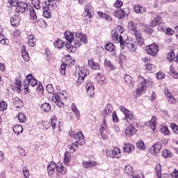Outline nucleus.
Masks as SVG:
<instances>
[{
  "mask_svg": "<svg viewBox=\"0 0 178 178\" xmlns=\"http://www.w3.org/2000/svg\"><path fill=\"white\" fill-rule=\"evenodd\" d=\"M37 83H38V81L37 79H35V78H34L33 74H28L25 81H24V83L22 84L24 87V92L25 94L30 93V86L31 87H35V86H37Z\"/></svg>",
  "mask_w": 178,
  "mask_h": 178,
  "instance_id": "obj_1",
  "label": "nucleus"
},
{
  "mask_svg": "<svg viewBox=\"0 0 178 178\" xmlns=\"http://www.w3.org/2000/svg\"><path fill=\"white\" fill-rule=\"evenodd\" d=\"M120 110L124 115V119L128 124H133L137 122V120L134 116V113L127 109L124 106H120Z\"/></svg>",
  "mask_w": 178,
  "mask_h": 178,
  "instance_id": "obj_2",
  "label": "nucleus"
},
{
  "mask_svg": "<svg viewBox=\"0 0 178 178\" xmlns=\"http://www.w3.org/2000/svg\"><path fill=\"white\" fill-rule=\"evenodd\" d=\"M138 80L139 83L138 84V88H136L137 95H143L144 92L147 91L148 81L144 78V76L139 75L138 76Z\"/></svg>",
  "mask_w": 178,
  "mask_h": 178,
  "instance_id": "obj_3",
  "label": "nucleus"
},
{
  "mask_svg": "<svg viewBox=\"0 0 178 178\" xmlns=\"http://www.w3.org/2000/svg\"><path fill=\"white\" fill-rule=\"evenodd\" d=\"M125 47H127L128 51H129L130 52H136L138 48L137 42H136V40L133 39L130 40L129 38H127L124 40L123 47L120 48L121 49H124Z\"/></svg>",
  "mask_w": 178,
  "mask_h": 178,
  "instance_id": "obj_4",
  "label": "nucleus"
},
{
  "mask_svg": "<svg viewBox=\"0 0 178 178\" xmlns=\"http://www.w3.org/2000/svg\"><path fill=\"white\" fill-rule=\"evenodd\" d=\"M29 19L31 23H37L38 22V25L40 26V27H44L45 24V21L44 19H38L37 13H35V10H34V8H33L30 9Z\"/></svg>",
  "mask_w": 178,
  "mask_h": 178,
  "instance_id": "obj_5",
  "label": "nucleus"
},
{
  "mask_svg": "<svg viewBox=\"0 0 178 178\" xmlns=\"http://www.w3.org/2000/svg\"><path fill=\"white\" fill-rule=\"evenodd\" d=\"M112 40L114 41L115 44L120 43V48H123L124 47V38L122 35H119L118 31H112Z\"/></svg>",
  "mask_w": 178,
  "mask_h": 178,
  "instance_id": "obj_6",
  "label": "nucleus"
},
{
  "mask_svg": "<svg viewBox=\"0 0 178 178\" xmlns=\"http://www.w3.org/2000/svg\"><path fill=\"white\" fill-rule=\"evenodd\" d=\"M135 127L138 129V127H140V124L138 122L129 124L125 129V135L128 137L134 136V134L137 133V129H136Z\"/></svg>",
  "mask_w": 178,
  "mask_h": 178,
  "instance_id": "obj_7",
  "label": "nucleus"
},
{
  "mask_svg": "<svg viewBox=\"0 0 178 178\" xmlns=\"http://www.w3.org/2000/svg\"><path fill=\"white\" fill-rule=\"evenodd\" d=\"M74 42L75 47L79 48V47H81V42H83V44H87V42H88V40H87V36H86L85 35L77 33L76 35Z\"/></svg>",
  "mask_w": 178,
  "mask_h": 178,
  "instance_id": "obj_8",
  "label": "nucleus"
},
{
  "mask_svg": "<svg viewBox=\"0 0 178 178\" xmlns=\"http://www.w3.org/2000/svg\"><path fill=\"white\" fill-rule=\"evenodd\" d=\"M85 88L88 97H90V98H94V96L95 95V88L94 87V83L91 82L87 83Z\"/></svg>",
  "mask_w": 178,
  "mask_h": 178,
  "instance_id": "obj_9",
  "label": "nucleus"
},
{
  "mask_svg": "<svg viewBox=\"0 0 178 178\" xmlns=\"http://www.w3.org/2000/svg\"><path fill=\"white\" fill-rule=\"evenodd\" d=\"M51 101L53 102H54V104L56 105H57V106H58V108H63L64 106V104L63 102L62 101V98L60 97V95L58 93H54L53 94L52 97H51Z\"/></svg>",
  "mask_w": 178,
  "mask_h": 178,
  "instance_id": "obj_10",
  "label": "nucleus"
},
{
  "mask_svg": "<svg viewBox=\"0 0 178 178\" xmlns=\"http://www.w3.org/2000/svg\"><path fill=\"white\" fill-rule=\"evenodd\" d=\"M43 6L46 10H55L56 9V3L54 0H45Z\"/></svg>",
  "mask_w": 178,
  "mask_h": 178,
  "instance_id": "obj_11",
  "label": "nucleus"
},
{
  "mask_svg": "<svg viewBox=\"0 0 178 178\" xmlns=\"http://www.w3.org/2000/svg\"><path fill=\"white\" fill-rule=\"evenodd\" d=\"M128 30L131 34L136 35L140 33V31L137 30V24L133 22V21H129L128 22Z\"/></svg>",
  "mask_w": 178,
  "mask_h": 178,
  "instance_id": "obj_12",
  "label": "nucleus"
},
{
  "mask_svg": "<svg viewBox=\"0 0 178 178\" xmlns=\"http://www.w3.org/2000/svg\"><path fill=\"white\" fill-rule=\"evenodd\" d=\"M146 52L150 56H156V44L152 43L146 47Z\"/></svg>",
  "mask_w": 178,
  "mask_h": 178,
  "instance_id": "obj_13",
  "label": "nucleus"
},
{
  "mask_svg": "<svg viewBox=\"0 0 178 178\" xmlns=\"http://www.w3.org/2000/svg\"><path fill=\"white\" fill-rule=\"evenodd\" d=\"M29 5L26 3L21 1L18 3L15 8L16 13H24L26 10L28 9Z\"/></svg>",
  "mask_w": 178,
  "mask_h": 178,
  "instance_id": "obj_14",
  "label": "nucleus"
},
{
  "mask_svg": "<svg viewBox=\"0 0 178 178\" xmlns=\"http://www.w3.org/2000/svg\"><path fill=\"white\" fill-rule=\"evenodd\" d=\"M74 138L76 140L75 142L80 144V145H83L84 143H86V138L81 131H78L74 134Z\"/></svg>",
  "mask_w": 178,
  "mask_h": 178,
  "instance_id": "obj_15",
  "label": "nucleus"
},
{
  "mask_svg": "<svg viewBox=\"0 0 178 178\" xmlns=\"http://www.w3.org/2000/svg\"><path fill=\"white\" fill-rule=\"evenodd\" d=\"M97 165H98V163L92 160L82 161V166H83V168H85L86 169H91L92 168H95Z\"/></svg>",
  "mask_w": 178,
  "mask_h": 178,
  "instance_id": "obj_16",
  "label": "nucleus"
},
{
  "mask_svg": "<svg viewBox=\"0 0 178 178\" xmlns=\"http://www.w3.org/2000/svg\"><path fill=\"white\" fill-rule=\"evenodd\" d=\"M164 92H165V98H167L168 99V102H169V104H172V105H175L177 102L176 99L173 97V95H172V93L169 92V89L165 88L164 90Z\"/></svg>",
  "mask_w": 178,
  "mask_h": 178,
  "instance_id": "obj_17",
  "label": "nucleus"
},
{
  "mask_svg": "<svg viewBox=\"0 0 178 178\" xmlns=\"http://www.w3.org/2000/svg\"><path fill=\"white\" fill-rule=\"evenodd\" d=\"M20 15H15L10 18V23L13 27H19L20 26Z\"/></svg>",
  "mask_w": 178,
  "mask_h": 178,
  "instance_id": "obj_18",
  "label": "nucleus"
},
{
  "mask_svg": "<svg viewBox=\"0 0 178 178\" xmlns=\"http://www.w3.org/2000/svg\"><path fill=\"white\" fill-rule=\"evenodd\" d=\"M106 129H108V126L106 125V118H104L99 129V133L104 138H106V134L104 133V131H106Z\"/></svg>",
  "mask_w": 178,
  "mask_h": 178,
  "instance_id": "obj_19",
  "label": "nucleus"
},
{
  "mask_svg": "<svg viewBox=\"0 0 178 178\" xmlns=\"http://www.w3.org/2000/svg\"><path fill=\"white\" fill-rule=\"evenodd\" d=\"M88 66H89V67H91L92 70H99L101 67L98 63L94 61L93 58H90L88 60Z\"/></svg>",
  "mask_w": 178,
  "mask_h": 178,
  "instance_id": "obj_20",
  "label": "nucleus"
},
{
  "mask_svg": "<svg viewBox=\"0 0 178 178\" xmlns=\"http://www.w3.org/2000/svg\"><path fill=\"white\" fill-rule=\"evenodd\" d=\"M21 55L25 62H29L30 60V56H29V52L27 51L24 44L22 46Z\"/></svg>",
  "mask_w": 178,
  "mask_h": 178,
  "instance_id": "obj_21",
  "label": "nucleus"
},
{
  "mask_svg": "<svg viewBox=\"0 0 178 178\" xmlns=\"http://www.w3.org/2000/svg\"><path fill=\"white\" fill-rule=\"evenodd\" d=\"M133 9L134 13L138 14H143L147 12V8H145V7L141 6L138 4L134 6Z\"/></svg>",
  "mask_w": 178,
  "mask_h": 178,
  "instance_id": "obj_22",
  "label": "nucleus"
},
{
  "mask_svg": "<svg viewBox=\"0 0 178 178\" xmlns=\"http://www.w3.org/2000/svg\"><path fill=\"white\" fill-rule=\"evenodd\" d=\"M64 37L65 38V40H67V41H68V42H73V40H76L74 39V33L73 32H70L69 31H65L64 33Z\"/></svg>",
  "mask_w": 178,
  "mask_h": 178,
  "instance_id": "obj_23",
  "label": "nucleus"
},
{
  "mask_svg": "<svg viewBox=\"0 0 178 178\" xmlns=\"http://www.w3.org/2000/svg\"><path fill=\"white\" fill-rule=\"evenodd\" d=\"M56 170L58 173H60L61 175H65L67 172L66 167H64L63 164L60 162L56 163Z\"/></svg>",
  "mask_w": 178,
  "mask_h": 178,
  "instance_id": "obj_24",
  "label": "nucleus"
},
{
  "mask_svg": "<svg viewBox=\"0 0 178 178\" xmlns=\"http://www.w3.org/2000/svg\"><path fill=\"white\" fill-rule=\"evenodd\" d=\"M27 40L29 47H35V44H37V39H35V36H34V35H28Z\"/></svg>",
  "mask_w": 178,
  "mask_h": 178,
  "instance_id": "obj_25",
  "label": "nucleus"
},
{
  "mask_svg": "<svg viewBox=\"0 0 178 178\" xmlns=\"http://www.w3.org/2000/svg\"><path fill=\"white\" fill-rule=\"evenodd\" d=\"M134 35H135V38L137 41L136 44H138L140 47L144 45V44H145V40L143 37V35L141 34L140 32H139L138 33H136Z\"/></svg>",
  "mask_w": 178,
  "mask_h": 178,
  "instance_id": "obj_26",
  "label": "nucleus"
},
{
  "mask_svg": "<svg viewBox=\"0 0 178 178\" xmlns=\"http://www.w3.org/2000/svg\"><path fill=\"white\" fill-rule=\"evenodd\" d=\"M113 15L114 16H115V17H118V19H124L126 16V13H124L123 10L119 9L115 10Z\"/></svg>",
  "mask_w": 178,
  "mask_h": 178,
  "instance_id": "obj_27",
  "label": "nucleus"
},
{
  "mask_svg": "<svg viewBox=\"0 0 178 178\" xmlns=\"http://www.w3.org/2000/svg\"><path fill=\"white\" fill-rule=\"evenodd\" d=\"M125 82L127 83V84L129 86V87H134V80L133 79V77H131V76L129 75V74H126L124 75V77Z\"/></svg>",
  "mask_w": 178,
  "mask_h": 178,
  "instance_id": "obj_28",
  "label": "nucleus"
},
{
  "mask_svg": "<svg viewBox=\"0 0 178 178\" xmlns=\"http://www.w3.org/2000/svg\"><path fill=\"white\" fill-rule=\"evenodd\" d=\"M112 156L113 158H116L119 159L122 156V152H120V149L118 147H115L112 151Z\"/></svg>",
  "mask_w": 178,
  "mask_h": 178,
  "instance_id": "obj_29",
  "label": "nucleus"
},
{
  "mask_svg": "<svg viewBox=\"0 0 178 178\" xmlns=\"http://www.w3.org/2000/svg\"><path fill=\"white\" fill-rule=\"evenodd\" d=\"M156 24L158 26V31H165V28L166 27V26L165 25V23L163 22H161V20H162V18H161L160 17H158L156 18Z\"/></svg>",
  "mask_w": 178,
  "mask_h": 178,
  "instance_id": "obj_30",
  "label": "nucleus"
},
{
  "mask_svg": "<svg viewBox=\"0 0 178 178\" xmlns=\"http://www.w3.org/2000/svg\"><path fill=\"white\" fill-rule=\"evenodd\" d=\"M82 145L79 144L77 142H74L72 145L67 146L68 149H70V152H76V149H79V147Z\"/></svg>",
  "mask_w": 178,
  "mask_h": 178,
  "instance_id": "obj_31",
  "label": "nucleus"
},
{
  "mask_svg": "<svg viewBox=\"0 0 178 178\" xmlns=\"http://www.w3.org/2000/svg\"><path fill=\"white\" fill-rule=\"evenodd\" d=\"M159 129L161 134H163L164 136H169V134H170V131H169V129L166 125H161Z\"/></svg>",
  "mask_w": 178,
  "mask_h": 178,
  "instance_id": "obj_32",
  "label": "nucleus"
},
{
  "mask_svg": "<svg viewBox=\"0 0 178 178\" xmlns=\"http://www.w3.org/2000/svg\"><path fill=\"white\" fill-rule=\"evenodd\" d=\"M54 47L55 48H57V49H62L63 47H65V42L62 40L60 38H58L55 42H54Z\"/></svg>",
  "mask_w": 178,
  "mask_h": 178,
  "instance_id": "obj_33",
  "label": "nucleus"
},
{
  "mask_svg": "<svg viewBox=\"0 0 178 178\" xmlns=\"http://www.w3.org/2000/svg\"><path fill=\"white\" fill-rule=\"evenodd\" d=\"M90 74V72H88V70L81 67L79 69V77H83V79H86V77H87V75Z\"/></svg>",
  "mask_w": 178,
  "mask_h": 178,
  "instance_id": "obj_34",
  "label": "nucleus"
},
{
  "mask_svg": "<svg viewBox=\"0 0 178 178\" xmlns=\"http://www.w3.org/2000/svg\"><path fill=\"white\" fill-rule=\"evenodd\" d=\"M71 109L72 112H74L75 116L78 120H80V111H79V108H77V106H76V104L72 103L71 105Z\"/></svg>",
  "mask_w": 178,
  "mask_h": 178,
  "instance_id": "obj_35",
  "label": "nucleus"
},
{
  "mask_svg": "<svg viewBox=\"0 0 178 178\" xmlns=\"http://www.w3.org/2000/svg\"><path fill=\"white\" fill-rule=\"evenodd\" d=\"M13 130L17 136H19V134H22L23 133V127L20 124L15 125L13 128Z\"/></svg>",
  "mask_w": 178,
  "mask_h": 178,
  "instance_id": "obj_36",
  "label": "nucleus"
},
{
  "mask_svg": "<svg viewBox=\"0 0 178 178\" xmlns=\"http://www.w3.org/2000/svg\"><path fill=\"white\" fill-rule=\"evenodd\" d=\"M124 152H131L134 151V145L130 143H125L123 147Z\"/></svg>",
  "mask_w": 178,
  "mask_h": 178,
  "instance_id": "obj_37",
  "label": "nucleus"
},
{
  "mask_svg": "<svg viewBox=\"0 0 178 178\" xmlns=\"http://www.w3.org/2000/svg\"><path fill=\"white\" fill-rule=\"evenodd\" d=\"M149 127L152 129L153 131H155L156 129V117H153L148 124Z\"/></svg>",
  "mask_w": 178,
  "mask_h": 178,
  "instance_id": "obj_38",
  "label": "nucleus"
},
{
  "mask_svg": "<svg viewBox=\"0 0 178 178\" xmlns=\"http://www.w3.org/2000/svg\"><path fill=\"white\" fill-rule=\"evenodd\" d=\"M14 86L15 87V90H17V92H18V94H20V92H22V81L17 79H15Z\"/></svg>",
  "mask_w": 178,
  "mask_h": 178,
  "instance_id": "obj_39",
  "label": "nucleus"
},
{
  "mask_svg": "<svg viewBox=\"0 0 178 178\" xmlns=\"http://www.w3.org/2000/svg\"><path fill=\"white\" fill-rule=\"evenodd\" d=\"M65 64L67 66H70V67H72V66L73 65H74V58H73V57H72V56H66Z\"/></svg>",
  "mask_w": 178,
  "mask_h": 178,
  "instance_id": "obj_40",
  "label": "nucleus"
},
{
  "mask_svg": "<svg viewBox=\"0 0 178 178\" xmlns=\"http://www.w3.org/2000/svg\"><path fill=\"white\" fill-rule=\"evenodd\" d=\"M41 111L42 112H45L46 113H48V112L51 111V104L49 103H44L41 106Z\"/></svg>",
  "mask_w": 178,
  "mask_h": 178,
  "instance_id": "obj_41",
  "label": "nucleus"
},
{
  "mask_svg": "<svg viewBox=\"0 0 178 178\" xmlns=\"http://www.w3.org/2000/svg\"><path fill=\"white\" fill-rule=\"evenodd\" d=\"M51 126L53 130L58 127V118H56V115H53L51 118Z\"/></svg>",
  "mask_w": 178,
  "mask_h": 178,
  "instance_id": "obj_42",
  "label": "nucleus"
},
{
  "mask_svg": "<svg viewBox=\"0 0 178 178\" xmlns=\"http://www.w3.org/2000/svg\"><path fill=\"white\" fill-rule=\"evenodd\" d=\"M146 72H149V73H154L156 70V67L154 65L151 63H147L145 65Z\"/></svg>",
  "mask_w": 178,
  "mask_h": 178,
  "instance_id": "obj_43",
  "label": "nucleus"
},
{
  "mask_svg": "<svg viewBox=\"0 0 178 178\" xmlns=\"http://www.w3.org/2000/svg\"><path fill=\"white\" fill-rule=\"evenodd\" d=\"M72 159V154L69 152H65L64 156V163L65 165H69L70 163V160Z\"/></svg>",
  "mask_w": 178,
  "mask_h": 178,
  "instance_id": "obj_44",
  "label": "nucleus"
},
{
  "mask_svg": "<svg viewBox=\"0 0 178 178\" xmlns=\"http://www.w3.org/2000/svg\"><path fill=\"white\" fill-rule=\"evenodd\" d=\"M104 119H106V118H108V116H109V115L112 113V107H111V106L109 105H106L104 108Z\"/></svg>",
  "mask_w": 178,
  "mask_h": 178,
  "instance_id": "obj_45",
  "label": "nucleus"
},
{
  "mask_svg": "<svg viewBox=\"0 0 178 178\" xmlns=\"http://www.w3.org/2000/svg\"><path fill=\"white\" fill-rule=\"evenodd\" d=\"M104 66H106V67H108V69H111V70H115L116 69V66L111 63V60L108 59H105Z\"/></svg>",
  "mask_w": 178,
  "mask_h": 178,
  "instance_id": "obj_46",
  "label": "nucleus"
},
{
  "mask_svg": "<svg viewBox=\"0 0 178 178\" xmlns=\"http://www.w3.org/2000/svg\"><path fill=\"white\" fill-rule=\"evenodd\" d=\"M91 6L89 4H86L84 6V12L86 15H85V17H89L90 19H91V17H92V16L91 15V13L90 12V9Z\"/></svg>",
  "mask_w": 178,
  "mask_h": 178,
  "instance_id": "obj_47",
  "label": "nucleus"
},
{
  "mask_svg": "<svg viewBox=\"0 0 178 178\" xmlns=\"http://www.w3.org/2000/svg\"><path fill=\"white\" fill-rule=\"evenodd\" d=\"M14 106L17 108V109L23 108V101L19 98H16L14 102Z\"/></svg>",
  "mask_w": 178,
  "mask_h": 178,
  "instance_id": "obj_48",
  "label": "nucleus"
},
{
  "mask_svg": "<svg viewBox=\"0 0 178 178\" xmlns=\"http://www.w3.org/2000/svg\"><path fill=\"white\" fill-rule=\"evenodd\" d=\"M17 119H18L19 123H24L27 120L26 115L23 113H20L17 115Z\"/></svg>",
  "mask_w": 178,
  "mask_h": 178,
  "instance_id": "obj_49",
  "label": "nucleus"
},
{
  "mask_svg": "<svg viewBox=\"0 0 178 178\" xmlns=\"http://www.w3.org/2000/svg\"><path fill=\"white\" fill-rule=\"evenodd\" d=\"M8 109V103L3 99L0 100V112H3Z\"/></svg>",
  "mask_w": 178,
  "mask_h": 178,
  "instance_id": "obj_50",
  "label": "nucleus"
},
{
  "mask_svg": "<svg viewBox=\"0 0 178 178\" xmlns=\"http://www.w3.org/2000/svg\"><path fill=\"white\" fill-rule=\"evenodd\" d=\"M104 48L109 52H113V51H115V44L112 42H108L104 46Z\"/></svg>",
  "mask_w": 178,
  "mask_h": 178,
  "instance_id": "obj_51",
  "label": "nucleus"
},
{
  "mask_svg": "<svg viewBox=\"0 0 178 178\" xmlns=\"http://www.w3.org/2000/svg\"><path fill=\"white\" fill-rule=\"evenodd\" d=\"M65 48L67 49V51H68V52H75L76 51V49L77 47H73L72 45V42H68L65 44Z\"/></svg>",
  "mask_w": 178,
  "mask_h": 178,
  "instance_id": "obj_52",
  "label": "nucleus"
},
{
  "mask_svg": "<svg viewBox=\"0 0 178 178\" xmlns=\"http://www.w3.org/2000/svg\"><path fill=\"white\" fill-rule=\"evenodd\" d=\"M175 51L171 50L168 53L167 59L169 62H173V60H175Z\"/></svg>",
  "mask_w": 178,
  "mask_h": 178,
  "instance_id": "obj_53",
  "label": "nucleus"
},
{
  "mask_svg": "<svg viewBox=\"0 0 178 178\" xmlns=\"http://www.w3.org/2000/svg\"><path fill=\"white\" fill-rule=\"evenodd\" d=\"M42 9H43V16L46 19L51 18V10L49 9L47 10L44 6H42Z\"/></svg>",
  "mask_w": 178,
  "mask_h": 178,
  "instance_id": "obj_54",
  "label": "nucleus"
},
{
  "mask_svg": "<svg viewBox=\"0 0 178 178\" xmlns=\"http://www.w3.org/2000/svg\"><path fill=\"white\" fill-rule=\"evenodd\" d=\"M149 154H151V155H156V143H154L149 147Z\"/></svg>",
  "mask_w": 178,
  "mask_h": 178,
  "instance_id": "obj_55",
  "label": "nucleus"
},
{
  "mask_svg": "<svg viewBox=\"0 0 178 178\" xmlns=\"http://www.w3.org/2000/svg\"><path fill=\"white\" fill-rule=\"evenodd\" d=\"M57 94L60 97L61 99L66 101L69 98V95L66 90H63L61 92H57Z\"/></svg>",
  "mask_w": 178,
  "mask_h": 178,
  "instance_id": "obj_56",
  "label": "nucleus"
},
{
  "mask_svg": "<svg viewBox=\"0 0 178 178\" xmlns=\"http://www.w3.org/2000/svg\"><path fill=\"white\" fill-rule=\"evenodd\" d=\"M31 3L33 6H34L35 9H38V10L41 9V3L40 0H32Z\"/></svg>",
  "mask_w": 178,
  "mask_h": 178,
  "instance_id": "obj_57",
  "label": "nucleus"
},
{
  "mask_svg": "<svg viewBox=\"0 0 178 178\" xmlns=\"http://www.w3.org/2000/svg\"><path fill=\"white\" fill-rule=\"evenodd\" d=\"M124 172L128 176H133V168L130 165L125 166Z\"/></svg>",
  "mask_w": 178,
  "mask_h": 178,
  "instance_id": "obj_58",
  "label": "nucleus"
},
{
  "mask_svg": "<svg viewBox=\"0 0 178 178\" xmlns=\"http://www.w3.org/2000/svg\"><path fill=\"white\" fill-rule=\"evenodd\" d=\"M162 156L164 158H172L173 154H172V152L170 151L165 149V150L163 151Z\"/></svg>",
  "mask_w": 178,
  "mask_h": 178,
  "instance_id": "obj_59",
  "label": "nucleus"
},
{
  "mask_svg": "<svg viewBox=\"0 0 178 178\" xmlns=\"http://www.w3.org/2000/svg\"><path fill=\"white\" fill-rule=\"evenodd\" d=\"M157 177L158 178H166L165 177V175H162V168L160 164L157 165Z\"/></svg>",
  "mask_w": 178,
  "mask_h": 178,
  "instance_id": "obj_60",
  "label": "nucleus"
},
{
  "mask_svg": "<svg viewBox=\"0 0 178 178\" xmlns=\"http://www.w3.org/2000/svg\"><path fill=\"white\" fill-rule=\"evenodd\" d=\"M136 147L138 148V149H145V144H144L143 140H139L138 143H136Z\"/></svg>",
  "mask_w": 178,
  "mask_h": 178,
  "instance_id": "obj_61",
  "label": "nucleus"
},
{
  "mask_svg": "<svg viewBox=\"0 0 178 178\" xmlns=\"http://www.w3.org/2000/svg\"><path fill=\"white\" fill-rule=\"evenodd\" d=\"M66 66L67 65L65 63H63V64H61L60 65V73L63 76H64V74H66Z\"/></svg>",
  "mask_w": 178,
  "mask_h": 178,
  "instance_id": "obj_62",
  "label": "nucleus"
},
{
  "mask_svg": "<svg viewBox=\"0 0 178 178\" xmlns=\"http://www.w3.org/2000/svg\"><path fill=\"white\" fill-rule=\"evenodd\" d=\"M46 89L49 94H54V92H55V89L54 88L52 84H48L46 86Z\"/></svg>",
  "mask_w": 178,
  "mask_h": 178,
  "instance_id": "obj_63",
  "label": "nucleus"
},
{
  "mask_svg": "<svg viewBox=\"0 0 178 178\" xmlns=\"http://www.w3.org/2000/svg\"><path fill=\"white\" fill-rule=\"evenodd\" d=\"M112 118H113V122L114 123H118L119 122V117H118V113H116V111L113 112Z\"/></svg>",
  "mask_w": 178,
  "mask_h": 178,
  "instance_id": "obj_64",
  "label": "nucleus"
}]
</instances>
